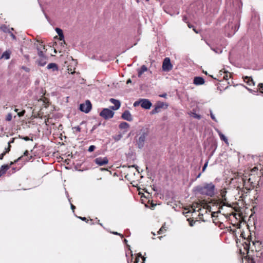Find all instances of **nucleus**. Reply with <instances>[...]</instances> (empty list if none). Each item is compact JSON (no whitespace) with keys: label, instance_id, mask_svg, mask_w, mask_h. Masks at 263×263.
<instances>
[{"label":"nucleus","instance_id":"f257e3e1","mask_svg":"<svg viewBox=\"0 0 263 263\" xmlns=\"http://www.w3.org/2000/svg\"><path fill=\"white\" fill-rule=\"evenodd\" d=\"M149 128L142 127L138 132V134L135 137L136 145L139 149H142L145 144L147 137L149 134Z\"/></svg>","mask_w":263,"mask_h":263},{"label":"nucleus","instance_id":"f03ea898","mask_svg":"<svg viewBox=\"0 0 263 263\" xmlns=\"http://www.w3.org/2000/svg\"><path fill=\"white\" fill-rule=\"evenodd\" d=\"M220 211L211 213L205 209L200 208L198 209V222L200 220L205 222L206 226L208 227L210 224L211 218L217 217Z\"/></svg>","mask_w":263,"mask_h":263},{"label":"nucleus","instance_id":"7ed1b4c3","mask_svg":"<svg viewBox=\"0 0 263 263\" xmlns=\"http://www.w3.org/2000/svg\"><path fill=\"white\" fill-rule=\"evenodd\" d=\"M198 193L212 197L215 193V185L212 182L204 183L198 186Z\"/></svg>","mask_w":263,"mask_h":263},{"label":"nucleus","instance_id":"20e7f679","mask_svg":"<svg viewBox=\"0 0 263 263\" xmlns=\"http://www.w3.org/2000/svg\"><path fill=\"white\" fill-rule=\"evenodd\" d=\"M115 112L108 108H103L100 112L99 115L105 120L112 118L114 117Z\"/></svg>","mask_w":263,"mask_h":263},{"label":"nucleus","instance_id":"39448f33","mask_svg":"<svg viewBox=\"0 0 263 263\" xmlns=\"http://www.w3.org/2000/svg\"><path fill=\"white\" fill-rule=\"evenodd\" d=\"M92 107L91 102L89 100H87L85 103L81 104L80 105V109L81 111L85 113H88Z\"/></svg>","mask_w":263,"mask_h":263},{"label":"nucleus","instance_id":"423d86ee","mask_svg":"<svg viewBox=\"0 0 263 263\" xmlns=\"http://www.w3.org/2000/svg\"><path fill=\"white\" fill-rule=\"evenodd\" d=\"M173 66L171 63L169 58H165L164 59L162 64V69L165 71H169L172 70Z\"/></svg>","mask_w":263,"mask_h":263},{"label":"nucleus","instance_id":"0eeeda50","mask_svg":"<svg viewBox=\"0 0 263 263\" xmlns=\"http://www.w3.org/2000/svg\"><path fill=\"white\" fill-rule=\"evenodd\" d=\"M23 158V156L19 157L17 159H16L14 162H11L10 164H5L2 165L1 167L0 173L2 174V176L6 173L7 171H8L11 165H12L14 163H16L18 162L20 160H21Z\"/></svg>","mask_w":263,"mask_h":263},{"label":"nucleus","instance_id":"6e6552de","mask_svg":"<svg viewBox=\"0 0 263 263\" xmlns=\"http://www.w3.org/2000/svg\"><path fill=\"white\" fill-rule=\"evenodd\" d=\"M94 162L99 166H103L108 163V159L106 157H98L94 160Z\"/></svg>","mask_w":263,"mask_h":263},{"label":"nucleus","instance_id":"1a4fd4ad","mask_svg":"<svg viewBox=\"0 0 263 263\" xmlns=\"http://www.w3.org/2000/svg\"><path fill=\"white\" fill-rule=\"evenodd\" d=\"M152 106L151 102L147 99H141V106L145 109H149Z\"/></svg>","mask_w":263,"mask_h":263},{"label":"nucleus","instance_id":"9d476101","mask_svg":"<svg viewBox=\"0 0 263 263\" xmlns=\"http://www.w3.org/2000/svg\"><path fill=\"white\" fill-rule=\"evenodd\" d=\"M109 101L114 104V106H110V108L113 110H116L118 109L121 106V102L119 100H116L114 98H110Z\"/></svg>","mask_w":263,"mask_h":263},{"label":"nucleus","instance_id":"9b49d317","mask_svg":"<svg viewBox=\"0 0 263 263\" xmlns=\"http://www.w3.org/2000/svg\"><path fill=\"white\" fill-rule=\"evenodd\" d=\"M121 118L127 121H132L133 119L130 111L128 110H125L122 114Z\"/></svg>","mask_w":263,"mask_h":263},{"label":"nucleus","instance_id":"f8f14e48","mask_svg":"<svg viewBox=\"0 0 263 263\" xmlns=\"http://www.w3.org/2000/svg\"><path fill=\"white\" fill-rule=\"evenodd\" d=\"M243 79L245 82L248 85H249V86H254L255 85V82H254L252 77L246 76V77H243Z\"/></svg>","mask_w":263,"mask_h":263},{"label":"nucleus","instance_id":"ddd939ff","mask_svg":"<svg viewBox=\"0 0 263 263\" xmlns=\"http://www.w3.org/2000/svg\"><path fill=\"white\" fill-rule=\"evenodd\" d=\"M47 60H48V58L47 57H43V58H40L37 61V63L39 65L41 66H44L46 64V63L47 62Z\"/></svg>","mask_w":263,"mask_h":263},{"label":"nucleus","instance_id":"4468645a","mask_svg":"<svg viewBox=\"0 0 263 263\" xmlns=\"http://www.w3.org/2000/svg\"><path fill=\"white\" fill-rule=\"evenodd\" d=\"M47 68L48 69H51L52 71H58L59 70L58 65L54 63L49 64L47 66Z\"/></svg>","mask_w":263,"mask_h":263},{"label":"nucleus","instance_id":"2eb2a0df","mask_svg":"<svg viewBox=\"0 0 263 263\" xmlns=\"http://www.w3.org/2000/svg\"><path fill=\"white\" fill-rule=\"evenodd\" d=\"M145 259V258L142 257L141 254H139L138 256L136 257L134 263H144ZM127 261L128 263H131L128 260Z\"/></svg>","mask_w":263,"mask_h":263},{"label":"nucleus","instance_id":"dca6fc26","mask_svg":"<svg viewBox=\"0 0 263 263\" xmlns=\"http://www.w3.org/2000/svg\"><path fill=\"white\" fill-rule=\"evenodd\" d=\"M156 104L158 107L159 109H166L167 108L168 105L166 103H164L161 101H158L156 103Z\"/></svg>","mask_w":263,"mask_h":263},{"label":"nucleus","instance_id":"f3484780","mask_svg":"<svg viewBox=\"0 0 263 263\" xmlns=\"http://www.w3.org/2000/svg\"><path fill=\"white\" fill-rule=\"evenodd\" d=\"M219 73H220V75L223 74V77L221 79H220V78H219V76H218V78H214L212 76H210V77H211L213 79L217 80L218 81H221L222 80V79H225L226 80H228V73H225V72H222L221 71H220Z\"/></svg>","mask_w":263,"mask_h":263},{"label":"nucleus","instance_id":"a211bd4d","mask_svg":"<svg viewBox=\"0 0 263 263\" xmlns=\"http://www.w3.org/2000/svg\"><path fill=\"white\" fill-rule=\"evenodd\" d=\"M147 70V68L145 65H142L140 69L137 70L138 77H141L143 73Z\"/></svg>","mask_w":263,"mask_h":263},{"label":"nucleus","instance_id":"6ab92c4d","mask_svg":"<svg viewBox=\"0 0 263 263\" xmlns=\"http://www.w3.org/2000/svg\"><path fill=\"white\" fill-rule=\"evenodd\" d=\"M119 127L121 129H127L129 127V124L127 122H122L119 124Z\"/></svg>","mask_w":263,"mask_h":263},{"label":"nucleus","instance_id":"aec40b11","mask_svg":"<svg viewBox=\"0 0 263 263\" xmlns=\"http://www.w3.org/2000/svg\"><path fill=\"white\" fill-rule=\"evenodd\" d=\"M218 135H219L221 140L224 141L225 143H228V140L227 138L223 134H222L220 132H218Z\"/></svg>","mask_w":263,"mask_h":263},{"label":"nucleus","instance_id":"412c9836","mask_svg":"<svg viewBox=\"0 0 263 263\" xmlns=\"http://www.w3.org/2000/svg\"><path fill=\"white\" fill-rule=\"evenodd\" d=\"M160 111V109H159L157 105L155 104V108L151 111V115H154L157 113H158Z\"/></svg>","mask_w":263,"mask_h":263},{"label":"nucleus","instance_id":"4be33fe9","mask_svg":"<svg viewBox=\"0 0 263 263\" xmlns=\"http://www.w3.org/2000/svg\"><path fill=\"white\" fill-rule=\"evenodd\" d=\"M36 49L37 50V54L40 57V58L46 57V56L44 54L43 52L41 50V48L39 47H37Z\"/></svg>","mask_w":263,"mask_h":263},{"label":"nucleus","instance_id":"5701e85b","mask_svg":"<svg viewBox=\"0 0 263 263\" xmlns=\"http://www.w3.org/2000/svg\"><path fill=\"white\" fill-rule=\"evenodd\" d=\"M2 57L5 58L6 60L10 59V52L7 51H5L3 53Z\"/></svg>","mask_w":263,"mask_h":263},{"label":"nucleus","instance_id":"b1692460","mask_svg":"<svg viewBox=\"0 0 263 263\" xmlns=\"http://www.w3.org/2000/svg\"><path fill=\"white\" fill-rule=\"evenodd\" d=\"M1 28L3 30V31L5 32H10V30H13V28H8L5 25H4L3 26L1 27Z\"/></svg>","mask_w":263,"mask_h":263},{"label":"nucleus","instance_id":"393cba45","mask_svg":"<svg viewBox=\"0 0 263 263\" xmlns=\"http://www.w3.org/2000/svg\"><path fill=\"white\" fill-rule=\"evenodd\" d=\"M187 220L189 221V225L191 227H193L196 222V221L194 220L193 219L191 218H187Z\"/></svg>","mask_w":263,"mask_h":263},{"label":"nucleus","instance_id":"a878e982","mask_svg":"<svg viewBox=\"0 0 263 263\" xmlns=\"http://www.w3.org/2000/svg\"><path fill=\"white\" fill-rule=\"evenodd\" d=\"M189 115L194 118H197V114L194 109H193L192 111H191L190 113H189Z\"/></svg>","mask_w":263,"mask_h":263},{"label":"nucleus","instance_id":"bb28decb","mask_svg":"<svg viewBox=\"0 0 263 263\" xmlns=\"http://www.w3.org/2000/svg\"><path fill=\"white\" fill-rule=\"evenodd\" d=\"M205 83V81L202 77H198V85H202Z\"/></svg>","mask_w":263,"mask_h":263},{"label":"nucleus","instance_id":"cd10ccee","mask_svg":"<svg viewBox=\"0 0 263 263\" xmlns=\"http://www.w3.org/2000/svg\"><path fill=\"white\" fill-rule=\"evenodd\" d=\"M186 23H187V25H188V27L191 28H193V30L196 33H197V30L196 29V27L195 26H194L193 25H192L191 24H190V23L186 22Z\"/></svg>","mask_w":263,"mask_h":263},{"label":"nucleus","instance_id":"c85d7f7f","mask_svg":"<svg viewBox=\"0 0 263 263\" xmlns=\"http://www.w3.org/2000/svg\"><path fill=\"white\" fill-rule=\"evenodd\" d=\"M19 137L20 138H21V139H24L25 141H29V140L33 141V139L32 138H29L27 136L24 137V136H19Z\"/></svg>","mask_w":263,"mask_h":263},{"label":"nucleus","instance_id":"c756f323","mask_svg":"<svg viewBox=\"0 0 263 263\" xmlns=\"http://www.w3.org/2000/svg\"><path fill=\"white\" fill-rule=\"evenodd\" d=\"M12 114L11 113H9L6 117V120L7 121H10L12 120Z\"/></svg>","mask_w":263,"mask_h":263},{"label":"nucleus","instance_id":"7c9ffc66","mask_svg":"<svg viewBox=\"0 0 263 263\" xmlns=\"http://www.w3.org/2000/svg\"><path fill=\"white\" fill-rule=\"evenodd\" d=\"M55 30L59 35L63 34V31L61 28H56Z\"/></svg>","mask_w":263,"mask_h":263},{"label":"nucleus","instance_id":"2f4dec72","mask_svg":"<svg viewBox=\"0 0 263 263\" xmlns=\"http://www.w3.org/2000/svg\"><path fill=\"white\" fill-rule=\"evenodd\" d=\"M166 230L164 228V226L163 225L161 228L159 230V231L158 232V233L159 234H162L164 231H165Z\"/></svg>","mask_w":263,"mask_h":263},{"label":"nucleus","instance_id":"473e14b6","mask_svg":"<svg viewBox=\"0 0 263 263\" xmlns=\"http://www.w3.org/2000/svg\"><path fill=\"white\" fill-rule=\"evenodd\" d=\"M139 105H141V99H139V100H138V101H135V102L134 103V104H133V105H134V107L138 106H139Z\"/></svg>","mask_w":263,"mask_h":263},{"label":"nucleus","instance_id":"72a5a7b5","mask_svg":"<svg viewBox=\"0 0 263 263\" xmlns=\"http://www.w3.org/2000/svg\"><path fill=\"white\" fill-rule=\"evenodd\" d=\"M258 89L262 92L263 93V83H259L258 85Z\"/></svg>","mask_w":263,"mask_h":263},{"label":"nucleus","instance_id":"f704fd0d","mask_svg":"<svg viewBox=\"0 0 263 263\" xmlns=\"http://www.w3.org/2000/svg\"><path fill=\"white\" fill-rule=\"evenodd\" d=\"M96 148V146L95 145H90L88 148V152H93Z\"/></svg>","mask_w":263,"mask_h":263},{"label":"nucleus","instance_id":"c9c22d12","mask_svg":"<svg viewBox=\"0 0 263 263\" xmlns=\"http://www.w3.org/2000/svg\"><path fill=\"white\" fill-rule=\"evenodd\" d=\"M210 116H211V117L212 119V120L215 122H217V120H216L215 117L214 116V115H213L212 111L211 110H210Z\"/></svg>","mask_w":263,"mask_h":263},{"label":"nucleus","instance_id":"e433bc0d","mask_svg":"<svg viewBox=\"0 0 263 263\" xmlns=\"http://www.w3.org/2000/svg\"><path fill=\"white\" fill-rule=\"evenodd\" d=\"M11 145H8V148H5V151L3 152L6 155L10 151Z\"/></svg>","mask_w":263,"mask_h":263},{"label":"nucleus","instance_id":"4c0bfd02","mask_svg":"<svg viewBox=\"0 0 263 263\" xmlns=\"http://www.w3.org/2000/svg\"><path fill=\"white\" fill-rule=\"evenodd\" d=\"M59 40L63 42L64 44H65V42L64 41V34L59 35Z\"/></svg>","mask_w":263,"mask_h":263},{"label":"nucleus","instance_id":"58836bf2","mask_svg":"<svg viewBox=\"0 0 263 263\" xmlns=\"http://www.w3.org/2000/svg\"><path fill=\"white\" fill-rule=\"evenodd\" d=\"M25 113V110H22V111H21V112H18V113L17 114V115H18L19 117H22V116H23L24 115Z\"/></svg>","mask_w":263,"mask_h":263},{"label":"nucleus","instance_id":"ea45409f","mask_svg":"<svg viewBox=\"0 0 263 263\" xmlns=\"http://www.w3.org/2000/svg\"><path fill=\"white\" fill-rule=\"evenodd\" d=\"M72 128L76 129L78 132H80L81 130V128L79 126L74 127Z\"/></svg>","mask_w":263,"mask_h":263},{"label":"nucleus","instance_id":"a19ab883","mask_svg":"<svg viewBox=\"0 0 263 263\" xmlns=\"http://www.w3.org/2000/svg\"><path fill=\"white\" fill-rule=\"evenodd\" d=\"M208 161H207L205 164H204L203 167H202V172H203L206 169L207 166H208Z\"/></svg>","mask_w":263,"mask_h":263},{"label":"nucleus","instance_id":"79ce46f5","mask_svg":"<svg viewBox=\"0 0 263 263\" xmlns=\"http://www.w3.org/2000/svg\"><path fill=\"white\" fill-rule=\"evenodd\" d=\"M212 50H214L215 52H216L217 53L222 52V50L220 49H218V48L217 49H212Z\"/></svg>","mask_w":263,"mask_h":263},{"label":"nucleus","instance_id":"37998d69","mask_svg":"<svg viewBox=\"0 0 263 263\" xmlns=\"http://www.w3.org/2000/svg\"><path fill=\"white\" fill-rule=\"evenodd\" d=\"M78 218L80 219H81L83 221H85L86 222H88V220L87 219V218L86 217H78Z\"/></svg>","mask_w":263,"mask_h":263},{"label":"nucleus","instance_id":"c03bdc74","mask_svg":"<svg viewBox=\"0 0 263 263\" xmlns=\"http://www.w3.org/2000/svg\"><path fill=\"white\" fill-rule=\"evenodd\" d=\"M197 82H198L197 76H196V77H195L194 78V84H195L196 85H197Z\"/></svg>","mask_w":263,"mask_h":263},{"label":"nucleus","instance_id":"a18cd8bd","mask_svg":"<svg viewBox=\"0 0 263 263\" xmlns=\"http://www.w3.org/2000/svg\"><path fill=\"white\" fill-rule=\"evenodd\" d=\"M15 139V138H13L9 142H8V145H10V144L11 143H14Z\"/></svg>","mask_w":263,"mask_h":263},{"label":"nucleus","instance_id":"49530a36","mask_svg":"<svg viewBox=\"0 0 263 263\" xmlns=\"http://www.w3.org/2000/svg\"><path fill=\"white\" fill-rule=\"evenodd\" d=\"M5 155V153H3L1 154H0V160H2Z\"/></svg>","mask_w":263,"mask_h":263},{"label":"nucleus","instance_id":"de8ad7c7","mask_svg":"<svg viewBox=\"0 0 263 263\" xmlns=\"http://www.w3.org/2000/svg\"><path fill=\"white\" fill-rule=\"evenodd\" d=\"M10 36L12 37L13 40L16 39V36H15V35H14L13 33H11Z\"/></svg>","mask_w":263,"mask_h":263},{"label":"nucleus","instance_id":"09e8293b","mask_svg":"<svg viewBox=\"0 0 263 263\" xmlns=\"http://www.w3.org/2000/svg\"><path fill=\"white\" fill-rule=\"evenodd\" d=\"M71 209L74 211V209H76V206L70 203Z\"/></svg>","mask_w":263,"mask_h":263},{"label":"nucleus","instance_id":"8fccbe9b","mask_svg":"<svg viewBox=\"0 0 263 263\" xmlns=\"http://www.w3.org/2000/svg\"><path fill=\"white\" fill-rule=\"evenodd\" d=\"M112 233L117 235H121V234L117 232H112Z\"/></svg>","mask_w":263,"mask_h":263},{"label":"nucleus","instance_id":"3c124183","mask_svg":"<svg viewBox=\"0 0 263 263\" xmlns=\"http://www.w3.org/2000/svg\"><path fill=\"white\" fill-rule=\"evenodd\" d=\"M166 96H167L166 93H163L162 95H160V97H162V98H165L166 97Z\"/></svg>","mask_w":263,"mask_h":263},{"label":"nucleus","instance_id":"603ef678","mask_svg":"<svg viewBox=\"0 0 263 263\" xmlns=\"http://www.w3.org/2000/svg\"><path fill=\"white\" fill-rule=\"evenodd\" d=\"M28 151L26 150L24 153V156H28Z\"/></svg>","mask_w":263,"mask_h":263},{"label":"nucleus","instance_id":"864d4df0","mask_svg":"<svg viewBox=\"0 0 263 263\" xmlns=\"http://www.w3.org/2000/svg\"><path fill=\"white\" fill-rule=\"evenodd\" d=\"M132 83V81L130 79H129L128 80H127V82H126V84H129V83Z\"/></svg>","mask_w":263,"mask_h":263},{"label":"nucleus","instance_id":"5fc2aeb1","mask_svg":"<svg viewBox=\"0 0 263 263\" xmlns=\"http://www.w3.org/2000/svg\"><path fill=\"white\" fill-rule=\"evenodd\" d=\"M183 21L186 22V21L187 20V17L185 16H184L183 17Z\"/></svg>","mask_w":263,"mask_h":263},{"label":"nucleus","instance_id":"6e6d98bb","mask_svg":"<svg viewBox=\"0 0 263 263\" xmlns=\"http://www.w3.org/2000/svg\"><path fill=\"white\" fill-rule=\"evenodd\" d=\"M44 14H45V16L46 18H47V20L49 21V17L48 16V15L45 13H44Z\"/></svg>","mask_w":263,"mask_h":263},{"label":"nucleus","instance_id":"4d7b16f0","mask_svg":"<svg viewBox=\"0 0 263 263\" xmlns=\"http://www.w3.org/2000/svg\"><path fill=\"white\" fill-rule=\"evenodd\" d=\"M101 171H108L107 168H101L100 169Z\"/></svg>","mask_w":263,"mask_h":263},{"label":"nucleus","instance_id":"13d9d810","mask_svg":"<svg viewBox=\"0 0 263 263\" xmlns=\"http://www.w3.org/2000/svg\"><path fill=\"white\" fill-rule=\"evenodd\" d=\"M191 212V210H189L188 212H186L185 213H183L184 214H188L189 213Z\"/></svg>","mask_w":263,"mask_h":263},{"label":"nucleus","instance_id":"bf43d9fd","mask_svg":"<svg viewBox=\"0 0 263 263\" xmlns=\"http://www.w3.org/2000/svg\"><path fill=\"white\" fill-rule=\"evenodd\" d=\"M97 125H94L92 127V130H94L96 128H97Z\"/></svg>","mask_w":263,"mask_h":263},{"label":"nucleus","instance_id":"052dcab7","mask_svg":"<svg viewBox=\"0 0 263 263\" xmlns=\"http://www.w3.org/2000/svg\"><path fill=\"white\" fill-rule=\"evenodd\" d=\"M40 46H41V48H43V49H45V46H44V45H40Z\"/></svg>","mask_w":263,"mask_h":263},{"label":"nucleus","instance_id":"680f3d73","mask_svg":"<svg viewBox=\"0 0 263 263\" xmlns=\"http://www.w3.org/2000/svg\"><path fill=\"white\" fill-rule=\"evenodd\" d=\"M153 189L154 191H157L156 187H155L154 185H153Z\"/></svg>","mask_w":263,"mask_h":263},{"label":"nucleus","instance_id":"e2e57ef3","mask_svg":"<svg viewBox=\"0 0 263 263\" xmlns=\"http://www.w3.org/2000/svg\"><path fill=\"white\" fill-rule=\"evenodd\" d=\"M118 137H117V139H116L117 140H119L120 139L121 136L119 135Z\"/></svg>","mask_w":263,"mask_h":263},{"label":"nucleus","instance_id":"0e129e2a","mask_svg":"<svg viewBox=\"0 0 263 263\" xmlns=\"http://www.w3.org/2000/svg\"><path fill=\"white\" fill-rule=\"evenodd\" d=\"M118 137H117V139H116L117 140H119L120 139L121 136L119 135Z\"/></svg>","mask_w":263,"mask_h":263},{"label":"nucleus","instance_id":"69168bd1","mask_svg":"<svg viewBox=\"0 0 263 263\" xmlns=\"http://www.w3.org/2000/svg\"><path fill=\"white\" fill-rule=\"evenodd\" d=\"M124 242L125 243H126V242H127V240L126 239H124Z\"/></svg>","mask_w":263,"mask_h":263},{"label":"nucleus","instance_id":"338daca9","mask_svg":"<svg viewBox=\"0 0 263 263\" xmlns=\"http://www.w3.org/2000/svg\"><path fill=\"white\" fill-rule=\"evenodd\" d=\"M98 224H100L101 227H103L102 223L99 222Z\"/></svg>","mask_w":263,"mask_h":263},{"label":"nucleus","instance_id":"774afa93","mask_svg":"<svg viewBox=\"0 0 263 263\" xmlns=\"http://www.w3.org/2000/svg\"><path fill=\"white\" fill-rule=\"evenodd\" d=\"M200 175H201V173L198 174V178L200 177Z\"/></svg>","mask_w":263,"mask_h":263}]
</instances>
